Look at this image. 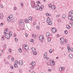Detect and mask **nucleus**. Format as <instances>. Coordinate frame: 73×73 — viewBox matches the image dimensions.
<instances>
[{
	"mask_svg": "<svg viewBox=\"0 0 73 73\" xmlns=\"http://www.w3.org/2000/svg\"><path fill=\"white\" fill-rule=\"evenodd\" d=\"M1 26H3V23H1Z\"/></svg>",
	"mask_w": 73,
	"mask_h": 73,
	"instance_id": "64",
	"label": "nucleus"
},
{
	"mask_svg": "<svg viewBox=\"0 0 73 73\" xmlns=\"http://www.w3.org/2000/svg\"><path fill=\"white\" fill-rule=\"evenodd\" d=\"M40 6L39 5H36V9H37V10H38L40 9Z\"/></svg>",
	"mask_w": 73,
	"mask_h": 73,
	"instance_id": "12",
	"label": "nucleus"
},
{
	"mask_svg": "<svg viewBox=\"0 0 73 73\" xmlns=\"http://www.w3.org/2000/svg\"><path fill=\"white\" fill-rule=\"evenodd\" d=\"M51 8L53 10H54L56 9V6L55 5H52L51 6Z\"/></svg>",
	"mask_w": 73,
	"mask_h": 73,
	"instance_id": "16",
	"label": "nucleus"
},
{
	"mask_svg": "<svg viewBox=\"0 0 73 73\" xmlns=\"http://www.w3.org/2000/svg\"><path fill=\"white\" fill-rule=\"evenodd\" d=\"M0 6V7L2 8H3L4 7H3V6L1 5Z\"/></svg>",
	"mask_w": 73,
	"mask_h": 73,
	"instance_id": "38",
	"label": "nucleus"
},
{
	"mask_svg": "<svg viewBox=\"0 0 73 73\" xmlns=\"http://www.w3.org/2000/svg\"><path fill=\"white\" fill-rule=\"evenodd\" d=\"M60 40L61 43L63 44V43L64 42V40L63 38H61L60 39Z\"/></svg>",
	"mask_w": 73,
	"mask_h": 73,
	"instance_id": "6",
	"label": "nucleus"
},
{
	"mask_svg": "<svg viewBox=\"0 0 73 73\" xmlns=\"http://www.w3.org/2000/svg\"><path fill=\"white\" fill-rule=\"evenodd\" d=\"M10 57H11V56H9L7 57V58H8L9 59H10Z\"/></svg>",
	"mask_w": 73,
	"mask_h": 73,
	"instance_id": "53",
	"label": "nucleus"
},
{
	"mask_svg": "<svg viewBox=\"0 0 73 73\" xmlns=\"http://www.w3.org/2000/svg\"><path fill=\"white\" fill-rule=\"evenodd\" d=\"M9 35H10V36H12V32L10 31Z\"/></svg>",
	"mask_w": 73,
	"mask_h": 73,
	"instance_id": "27",
	"label": "nucleus"
},
{
	"mask_svg": "<svg viewBox=\"0 0 73 73\" xmlns=\"http://www.w3.org/2000/svg\"><path fill=\"white\" fill-rule=\"evenodd\" d=\"M5 37L7 39H9L10 38V35H9V34H7L5 35Z\"/></svg>",
	"mask_w": 73,
	"mask_h": 73,
	"instance_id": "8",
	"label": "nucleus"
},
{
	"mask_svg": "<svg viewBox=\"0 0 73 73\" xmlns=\"http://www.w3.org/2000/svg\"><path fill=\"white\" fill-rule=\"evenodd\" d=\"M48 23L49 25H52V22L51 21L50 22H48Z\"/></svg>",
	"mask_w": 73,
	"mask_h": 73,
	"instance_id": "31",
	"label": "nucleus"
},
{
	"mask_svg": "<svg viewBox=\"0 0 73 73\" xmlns=\"http://www.w3.org/2000/svg\"><path fill=\"white\" fill-rule=\"evenodd\" d=\"M19 64L20 65H23V61L21 60L19 62Z\"/></svg>",
	"mask_w": 73,
	"mask_h": 73,
	"instance_id": "14",
	"label": "nucleus"
},
{
	"mask_svg": "<svg viewBox=\"0 0 73 73\" xmlns=\"http://www.w3.org/2000/svg\"><path fill=\"white\" fill-rule=\"evenodd\" d=\"M70 50L72 51V52H73V48H70Z\"/></svg>",
	"mask_w": 73,
	"mask_h": 73,
	"instance_id": "43",
	"label": "nucleus"
},
{
	"mask_svg": "<svg viewBox=\"0 0 73 73\" xmlns=\"http://www.w3.org/2000/svg\"><path fill=\"white\" fill-rule=\"evenodd\" d=\"M43 8H44V6L43 5H42L40 6V7L39 10L40 11H42V9H43Z\"/></svg>",
	"mask_w": 73,
	"mask_h": 73,
	"instance_id": "18",
	"label": "nucleus"
},
{
	"mask_svg": "<svg viewBox=\"0 0 73 73\" xmlns=\"http://www.w3.org/2000/svg\"><path fill=\"white\" fill-rule=\"evenodd\" d=\"M33 54L34 55H36L37 54V52H33Z\"/></svg>",
	"mask_w": 73,
	"mask_h": 73,
	"instance_id": "26",
	"label": "nucleus"
},
{
	"mask_svg": "<svg viewBox=\"0 0 73 73\" xmlns=\"http://www.w3.org/2000/svg\"><path fill=\"white\" fill-rule=\"evenodd\" d=\"M71 27L73 28V23H72V24H71Z\"/></svg>",
	"mask_w": 73,
	"mask_h": 73,
	"instance_id": "59",
	"label": "nucleus"
},
{
	"mask_svg": "<svg viewBox=\"0 0 73 73\" xmlns=\"http://www.w3.org/2000/svg\"><path fill=\"white\" fill-rule=\"evenodd\" d=\"M36 3H37V4H40V1H37L36 2Z\"/></svg>",
	"mask_w": 73,
	"mask_h": 73,
	"instance_id": "56",
	"label": "nucleus"
},
{
	"mask_svg": "<svg viewBox=\"0 0 73 73\" xmlns=\"http://www.w3.org/2000/svg\"><path fill=\"white\" fill-rule=\"evenodd\" d=\"M4 48H5V49L7 48V45L5 44H4Z\"/></svg>",
	"mask_w": 73,
	"mask_h": 73,
	"instance_id": "34",
	"label": "nucleus"
},
{
	"mask_svg": "<svg viewBox=\"0 0 73 73\" xmlns=\"http://www.w3.org/2000/svg\"><path fill=\"white\" fill-rule=\"evenodd\" d=\"M25 21L26 23H29V21L28 19H25Z\"/></svg>",
	"mask_w": 73,
	"mask_h": 73,
	"instance_id": "20",
	"label": "nucleus"
},
{
	"mask_svg": "<svg viewBox=\"0 0 73 73\" xmlns=\"http://www.w3.org/2000/svg\"><path fill=\"white\" fill-rule=\"evenodd\" d=\"M46 56H47V54L46 53V52L44 54V58H45Z\"/></svg>",
	"mask_w": 73,
	"mask_h": 73,
	"instance_id": "24",
	"label": "nucleus"
},
{
	"mask_svg": "<svg viewBox=\"0 0 73 73\" xmlns=\"http://www.w3.org/2000/svg\"><path fill=\"white\" fill-rule=\"evenodd\" d=\"M10 68L11 69H13L14 67L13 66H11Z\"/></svg>",
	"mask_w": 73,
	"mask_h": 73,
	"instance_id": "48",
	"label": "nucleus"
},
{
	"mask_svg": "<svg viewBox=\"0 0 73 73\" xmlns=\"http://www.w3.org/2000/svg\"><path fill=\"white\" fill-rule=\"evenodd\" d=\"M1 52H2L3 53H4V50L2 49L1 50Z\"/></svg>",
	"mask_w": 73,
	"mask_h": 73,
	"instance_id": "39",
	"label": "nucleus"
},
{
	"mask_svg": "<svg viewBox=\"0 0 73 73\" xmlns=\"http://www.w3.org/2000/svg\"><path fill=\"white\" fill-rule=\"evenodd\" d=\"M46 60H48V59H49V57H47L46 58Z\"/></svg>",
	"mask_w": 73,
	"mask_h": 73,
	"instance_id": "55",
	"label": "nucleus"
},
{
	"mask_svg": "<svg viewBox=\"0 0 73 73\" xmlns=\"http://www.w3.org/2000/svg\"><path fill=\"white\" fill-rule=\"evenodd\" d=\"M35 68V67H34V66H33L32 65H31V66H30V69L31 70H33Z\"/></svg>",
	"mask_w": 73,
	"mask_h": 73,
	"instance_id": "19",
	"label": "nucleus"
},
{
	"mask_svg": "<svg viewBox=\"0 0 73 73\" xmlns=\"http://www.w3.org/2000/svg\"><path fill=\"white\" fill-rule=\"evenodd\" d=\"M49 6V8H50V7H52V5H51V4H49L48 5Z\"/></svg>",
	"mask_w": 73,
	"mask_h": 73,
	"instance_id": "42",
	"label": "nucleus"
},
{
	"mask_svg": "<svg viewBox=\"0 0 73 73\" xmlns=\"http://www.w3.org/2000/svg\"><path fill=\"white\" fill-rule=\"evenodd\" d=\"M47 65H48V66H49V65H50V64H49V62H48L47 63Z\"/></svg>",
	"mask_w": 73,
	"mask_h": 73,
	"instance_id": "49",
	"label": "nucleus"
},
{
	"mask_svg": "<svg viewBox=\"0 0 73 73\" xmlns=\"http://www.w3.org/2000/svg\"><path fill=\"white\" fill-rule=\"evenodd\" d=\"M51 69H50V68L48 69V71L49 72H51Z\"/></svg>",
	"mask_w": 73,
	"mask_h": 73,
	"instance_id": "51",
	"label": "nucleus"
},
{
	"mask_svg": "<svg viewBox=\"0 0 73 73\" xmlns=\"http://www.w3.org/2000/svg\"><path fill=\"white\" fill-rule=\"evenodd\" d=\"M30 41H31V42H33V39H32V40H30Z\"/></svg>",
	"mask_w": 73,
	"mask_h": 73,
	"instance_id": "63",
	"label": "nucleus"
},
{
	"mask_svg": "<svg viewBox=\"0 0 73 73\" xmlns=\"http://www.w3.org/2000/svg\"><path fill=\"white\" fill-rule=\"evenodd\" d=\"M19 63V61L17 60H16L15 61V64H18V63Z\"/></svg>",
	"mask_w": 73,
	"mask_h": 73,
	"instance_id": "25",
	"label": "nucleus"
},
{
	"mask_svg": "<svg viewBox=\"0 0 73 73\" xmlns=\"http://www.w3.org/2000/svg\"><path fill=\"white\" fill-rule=\"evenodd\" d=\"M10 20L12 23H15V19L14 18H11L10 19Z\"/></svg>",
	"mask_w": 73,
	"mask_h": 73,
	"instance_id": "15",
	"label": "nucleus"
},
{
	"mask_svg": "<svg viewBox=\"0 0 73 73\" xmlns=\"http://www.w3.org/2000/svg\"><path fill=\"white\" fill-rule=\"evenodd\" d=\"M46 21V22L47 23H49V22H50V21H51V20L50 19V18L48 17Z\"/></svg>",
	"mask_w": 73,
	"mask_h": 73,
	"instance_id": "10",
	"label": "nucleus"
},
{
	"mask_svg": "<svg viewBox=\"0 0 73 73\" xmlns=\"http://www.w3.org/2000/svg\"><path fill=\"white\" fill-rule=\"evenodd\" d=\"M46 36H47V37H49L50 36V33H46Z\"/></svg>",
	"mask_w": 73,
	"mask_h": 73,
	"instance_id": "21",
	"label": "nucleus"
},
{
	"mask_svg": "<svg viewBox=\"0 0 73 73\" xmlns=\"http://www.w3.org/2000/svg\"><path fill=\"white\" fill-rule=\"evenodd\" d=\"M20 4L22 6H23V3L22 2H21V3H20Z\"/></svg>",
	"mask_w": 73,
	"mask_h": 73,
	"instance_id": "54",
	"label": "nucleus"
},
{
	"mask_svg": "<svg viewBox=\"0 0 73 73\" xmlns=\"http://www.w3.org/2000/svg\"><path fill=\"white\" fill-rule=\"evenodd\" d=\"M15 40L16 41H18V39H17V38H15Z\"/></svg>",
	"mask_w": 73,
	"mask_h": 73,
	"instance_id": "46",
	"label": "nucleus"
},
{
	"mask_svg": "<svg viewBox=\"0 0 73 73\" xmlns=\"http://www.w3.org/2000/svg\"><path fill=\"white\" fill-rule=\"evenodd\" d=\"M69 57L70 58H72V57H73V55L72 54H71L69 55Z\"/></svg>",
	"mask_w": 73,
	"mask_h": 73,
	"instance_id": "22",
	"label": "nucleus"
},
{
	"mask_svg": "<svg viewBox=\"0 0 73 73\" xmlns=\"http://www.w3.org/2000/svg\"><path fill=\"white\" fill-rule=\"evenodd\" d=\"M5 64H9V63L8 62H5Z\"/></svg>",
	"mask_w": 73,
	"mask_h": 73,
	"instance_id": "47",
	"label": "nucleus"
},
{
	"mask_svg": "<svg viewBox=\"0 0 73 73\" xmlns=\"http://www.w3.org/2000/svg\"><path fill=\"white\" fill-rule=\"evenodd\" d=\"M23 47L25 49V50H28L29 49V46H28L26 44H24L23 46Z\"/></svg>",
	"mask_w": 73,
	"mask_h": 73,
	"instance_id": "2",
	"label": "nucleus"
},
{
	"mask_svg": "<svg viewBox=\"0 0 73 73\" xmlns=\"http://www.w3.org/2000/svg\"><path fill=\"white\" fill-rule=\"evenodd\" d=\"M35 62H31V65L33 66H34V65H35Z\"/></svg>",
	"mask_w": 73,
	"mask_h": 73,
	"instance_id": "23",
	"label": "nucleus"
},
{
	"mask_svg": "<svg viewBox=\"0 0 73 73\" xmlns=\"http://www.w3.org/2000/svg\"><path fill=\"white\" fill-rule=\"evenodd\" d=\"M62 17L64 19H65V15H63L62 16Z\"/></svg>",
	"mask_w": 73,
	"mask_h": 73,
	"instance_id": "40",
	"label": "nucleus"
},
{
	"mask_svg": "<svg viewBox=\"0 0 73 73\" xmlns=\"http://www.w3.org/2000/svg\"><path fill=\"white\" fill-rule=\"evenodd\" d=\"M52 31L53 33H56L57 32V30L55 28H52Z\"/></svg>",
	"mask_w": 73,
	"mask_h": 73,
	"instance_id": "9",
	"label": "nucleus"
},
{
	"mask_svg": "<svg viewBox=\"0 0 73 73\" xmlns=\"http://www.w3.org/2000/svg\"><path fill=\"white\" fill-rule=\"evenodd\" d=\"M46 16H49V14H48V13H46Z\"/></svg>",
	"mask_w": 73,
	"mask_h": 73,
	"instance_id": "57",
	"label": "nucleus"
},
{
	"mask_svg": "<svg viewBox=\"0 0 73 73\" xmlns=\"http://www.w3.org/2000/svg\"><path fill=\"white\" fill-rule=\"evenodd\" d=\"M58 22H59V23L60 22H61V19H58Z\"/></svg>",
	"mask_w": 73,
	"mask_h": 73,
	"instance_id": "61",
	"label": "nucleus"
},
{
	"mask_svg": "<svg viewBox=\"0 0 73 73\" xmlns=\"http://www.w3.org/2000/svg\"><path fill=\"white\" fill-rule=\"evenodd\" d=\"M39 40H40V41H42V40L44 39V37H43V36H40L39 37Z\"/></svg>",
	"mask_w": 73,
	"mask_h": 73,
	"instance_id": "7",
	"label": "nucleus"
},
{
	"mask_svg": "<svg viewBox=\"0 0 73 73\" xmlns=\"http://www.w3.org/2000/svg\"><path fill=\"white\" fill-rule=\"evenodd\" d=\"M19 52H20V53H21V52H22V50H21V48H19V49L18 50Z\"/></svg>",
	"mask_w": 73,
	"mask_h": 73,
	"instance_id": "30",
	"label": "nucleus"
},
{
	"mask_svg": "<svg viewBox=\"0 0 73 73\" xmlns=\"http://www.w3.org/2000/svg\"><path fill=\"white\" fill-rule=\"evenodd\" d=\"M31 6L32 8H35V3L34 2H33L32 3H31Z\"/></svg>",
	"mask_w": 73,
	"mask_h": 73,
	"instance_id": "5",
	"label": "nucleus"
},
{
	"mask_svg": "<svg viewBox=\"0 0 73 73\" xmlns=\"http://www.w3.org/2000/svg\"><path fill=\"white\" fill-rule=\"evenodd\" d=\"M36 29L38 30H39V29H40V27H39V26H36Z\"/></svg>",
	"mask_w": 73,
	"mask_h": 73,
	"instance_id": "33",
	"label": "nucleus"
},
{
	"mask_svg": "<svg viewBox=\"0 0 73 73\" xmlns=\"http://www.w3.org/2000/svg\"><path fill=\"white\" fill-rule=\"evenodd\" d=\"M14 66L15 68H17L18 67L17 64H14Z\"/></svg>",
	"mask_w": 73,
	"mask_h": 73,
	"instance_id": "28",
	"label": "nucleus"
},
{
	"mask_svg": "<svg viewBox=\"0 0 73 73\" xmlns=\"http://www.w3.org/2000/svg\"><path fill=\"white\" fill-rule=\"evenodd\" d=\"M9 52H10V53H11V49L9 48Z\"/></svg>",
	"mask_w": 73,
	"mask_h": 73,
	"instance_id": "41",
	"label": "nucleus"
},
{
	"mask_svg": "<svg viewBox=\"0 0 73 73\" xmlns=\"http://www.w3.org/2000/svg\"><path fill=\"white\" fill-rule=\"evenodd\" d=\"M60 17V15H56V17Z\"/></svg>",
	"mask_w": 73,
	"mask_h": 73,
	"instance_id": "37",
	"label": "nucleus"
},
{
	"mask_svg": "<svg viewBox=\"0 0 73 73\" xmlns=\"http://www.w3.org/2000/svg\"><path fill=\"white\" fill-rule=\"evenodd\" d=\"M64 70V67H62V70Z\"/></svg>",
	"mask_w": 73,
	"mask_h": 73,
	"instance_id": "50",
	"label": "nucleus"
},
{
	"mask_svg": "<svg viewBox=\"0 0 73 73\" xmlns=\"http://www.w3.org/2000/svg\"><path fill=\"white\" fill-rule=\"evenodd\" d=\"M31 50L32 52H33L36 51V48H35L33 47L31 48Z\"/></svg>",
	"mask_w": 73,
	"mask_h": 73,
	"instance_id": "17",
	"label": "nucleus"
},
{
	"mask_svg": "<svg viewBox=\"0 0 73 73\" xmlns=\"http://www.w3.org/2000/svg\"><path fill=\"white\" fill-rule=\"evenodd\" d=\"M19 72H20V73H21L22 72V70H20L19 71Z\"/></svg>",
	"mask_w": 73,
	"mask_h": 73,
	"instance_id": "60",
	"label": "nucleus"
},
{
	"mask_svg": "<svg viewBox=\"0 0 73 73\" xmlns=\"http://www.w3.org/2000/svg\"><path fill=\"white\" fill-rule=\"evenodd\" d=\"M59 70H60V71H61V70H62V67H61L60 68Z\"/></svg>",
	"mask_w": 73,
	"mask_h": 73,
	"instance_id": "44",
	"label": "nucleus"
},
{
	"mask_svg": "<svg viewBox=\"0 0 73 73\" xmlns=\"http://www.w3.org/2000/svg\"><path fill=\"white\" fill-rule=\"evenodd\" d=\"M72 16H70V15H69L68 16V19L70 20V21H73V17Z\"/></svg>",
	"mask_w": 73,
	"mask_h": 73,
	"instance_id": "4",
	"label": "nucleus"
},
{
	"mask_svg": "<svg viewBox=\"0 0 73 73\" xmlns=\"http://www.w3.org/2000/svg\"><path fill=\"white\" fill-rule=\"evenodd\" d=\"M16 34H14V36L16 37Z\"/></svg>",
	"mask_w": 73,
	"mask_h": 73,
	"instance_id": "62",
	"label": "nucleus"
},
{
	"mask_svg": "<svg viewBox=\"0 0 73 73\" xmlns=\"http://www.w3.org/2000/svg\"><path fill=\"white\" fill-rule=\"evenodd\" d=\"M13 17V15H10L9 17L7 19V21L9 22H10V21H11V19L12 18H13L12 17Z\"/></svg>",
	"mask_w": 73,
	"mask_h": 73,
	"instance_id": "1",
	"label": "nucleus"
},
{
	"mask_svg": "<svg viewBox=\"0 0 73 73\" xmlns=\"http://www.w3.org/2000/svg\"><path fill=\"white\" fill-rule=\"evenodd\" d=\"M16 9H17V8H16V7H15L14 8V10H16Z\"/></svg>",
	"mask_w": 73,
	"mask_h": 73,
	"instance_id": "52",
	"label": "nucleus"
},
{
	"mask_svg": "<svg viewBox=\"0 0 73 73\" xmlns=\"http://www.w3.org/2000/svg\"><path fill=\"white\" fill-rule=\"evenodd\" d=\"M69 15L70 16H73V11H70L69 12Z\"/></svg>",
	"mask_w": 73,
	"mask_h": 73,
	"instance_id": "13",
	"label": "nucleus"
},
{
	"mask_svg": "<svg viewBox=\"0 0 73 73\" xmlns=\"http://www.w3.org/2000/svg\"><path fill=\"white\" fill-rule=\"evenodd\" d=\"M52 51H53V50H52V49H50V50H49V53H52Z\"/></svg>",
	"mask_w": 73,
	"mask_h": 73,
	"instance_id": "32",
	"label": "nucleus"
},
{
	"mask_svg": "<svg viewBox=\"0 0 73 73\" xmlns=\"http://www.w3.org/2000/svg\"><path fill=\"white\" fill-rule=\"evenodd\" d=\"M18 23L21 25H22L24 24V21L23 20H20L18 21Z\"/></svg>",
	"mask_w": 73,
	"mask_h": 73,
	"instance_id": "3",
	"label": "nucleus"
},
{
	"mask_svg": "<svg viewBox=\"0 0 73 73\" xmlns=\"http://www.w3.org/2000/svg\"><path fill=\"white\" fill-rule=\"evenodd\" d=\"M54 61L52 60H51L50 62V63L51 65H54Z\"/></svg>",
	"mask_w": 73,
	"mask_h": 73,
	"instance_id": "11",
	"label": "nucleus"
},
{
	"mask_svg": "<svg viewBox=\"0 0 73 73\" xmlns=\"http://www.w3.org/2000/svg\"><path fill=\"white\" fill-rule=\"evenodd\" d=\"M51 39L50 38H48V42H50V41Z\"/></svg>",
	"mask_w": 73,
	"mask_h": 73,
	"instance_id": "36",
	"label": "nucleus"
},
{
	"mask_svg": "<svg viewBox=\"0 0 73 73\" xmlns=\"http://www.w3.org/2000/svg\"><path fill=\"white\" fill-rule=\"evenodd\" d=\"M66 28L68 29H70V26H69V25H68L66 26Z\"/></svg>",
	"mask_w": 73,
	"mask_h": 73,
	"instance_id": "29",
	"label": "nucleus"
},
{
	"mask_svg": "<svg viewBox=\"0 0 73 73\" xmlns=\"http://www.w3.org/2000/svg\"><path fill=\"white\" fill-rule=\"evenodd\" d=\"M64 33L65 34H68V31H67V30L65 31Z\"/></svg>",
	"mask_w": 73,
	"mask_h": 73,
	"instance_id": "35",
	"label": "nucleus"
},
{
	"mask_svg": "<svg viewBox=\"0 0 73 73\" xmlns=\"http://www.w3.org/2000/svg\"><path fill=\"white\" fill-rule=\"evenodd\" d=\"M29 19L30 20H32V18L31 17H29Z\"/></svg>",
	"mask_w": 73,
	"mask_h": 73,
	"instance_id": "45",
	"label": "nucleus"
},
{
	"mask_svg": "<svg viewBox=\"0 0 73 73\" xmlns=\"http://www.w3.org/2000/svg\"><path fill=\"white\" fill-rule=\"evenodd\" d=\"M25 36H26V37H27V36H28V34H27V33H25Z\"/></svg>",
	"mask_w": 73,
	"mask_h": 73,
	"instance_id": "58",
	"label": "nucleus"
}]
</instances>
